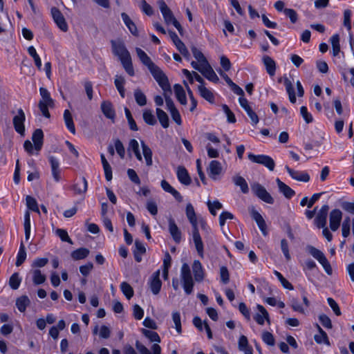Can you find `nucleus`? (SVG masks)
I'll return each mask as SVG.
<instances>
[{"instance_id":"19","label":"nucleus","mask_w":354,"mask_h":354,"mask_svg":"<svg viewBox=\"0 0 354 354\" xmlns=\"http://www.w3.org/2000/svg\"><path fill=\"white\" fill-rule=\"evenodd\" d=\"M285 168L293 179L301 182L309 181L310 176L306 172L294 170L290 168L288 166H286Z\"/></svg>"},{"instance_id":"25","label":"nucleus","mask_w":354,"mask_h":354,"mask_svg":"<svg viewBox=\"0 0 354 354\" xmlns=\"http://www.w3.org/2000/svg\"><path fill=\"white\" fill-rule=\"evenodd\" d=\"M103 114L109 119L114 120L115 117V110L112 104L109 101H104L101 104Z\"/></svg>"},{"instance_id":"15","label":"nucleus","mask_w":354,"mask_h":354,"mask_svg":"<svg viewBox=\"0 0 354 354\" xmlns=\"http://www.w3.org/2000/svg\"><path fill=\"white\" fill-rule=\"evenodd\" d=\"M257 308L259 312V313H257L254 317V319L257 323L259 325H263L265 320H266L267 322L270 324V317L266 309L260 304H258Z\"/></svg>"},{"instance_id":"6","label":"nucleus","mask_w":354,"mask_h":354,"mask_svg":"<svg viewBox=\"0 0 354 354\" xmlns=\"http://www.w3.org/2000/svg\"><path fill=\"white\" fill-rule=\"evenodd\" d=\"M192 227V236L193 241L196 247V250L198 252V254L203 258L204 257V250H203V243L202 241L201 236L199 233L198 227V221L197 219L189 221Z\"/></svg>"},{"instance_id":"11","label":"nucleus","mask_w":354,"mask_h":354,"mask_svg":"<svg viewBox=\"0 0 354 354\" xmlns=\"http://www.w3.org/2000/svg\"><path fill=\"white\" fill-rule=\"evenodd\" d=\"M160 270H158L157 271L154 272L152 274L149 281L151 290L154 295H158L161 289L162 281L160 279Z\"/></svg>"},{"instance_id":"47","label":"nucleus","mask_w":354,"mask_h":354,"mask_svg":"<svg viewBox=\"0 0 354 354\" xmlns=\"http://www.w3.org/2000/svg\"><path fill=\"white\" fill-rule=\"evenodd\" d=\"M120 288L123 294L128 299H130L133 296V289L127 282H122L120 284Z\"/></svg>"},{"instance_id":"23","label":"nucleus","mask_w":354,"mask_h":354,"mask_svg":"<svg viewBox=\"0 0 354 354\" xmlns=\"http://www.w3.org/2000/svg\"><path fill=\"white\" fill-rule=\"evenodd\" d=\"M48 160L51 167L53 177L56 182H58L61 179V172L59 161L57 158L52 156L48 158Z\"/></svg>"},{"instance_id":"44","label":"nucleus","mask_w":354,"mask_h":354,"mask_svg":"<svg viewBox=\"0 0 354 354\" xmlns=\"http://www.w3.org/2000/svg\"><path fill=\"white\" fill-rule=\"evenodd\" d=\"M26 259V248H25L24 243L21 242L18 254H17V261L15 263L16 266H20L25 261Z\"/></svg>"},{"instance_id":"40","label":"nucleus","mask_w":354,"mask_h":354,"mask_svg":"<svg viewBox=\"0 0 354 354\" xmlns=\"http://www.w3.org/2000/svg\"><path fill=\"white\" fill-rule=\"evenodd\" d=\"M29 304L30 299L26 295L20 297L16 301V306L18 310L21 313L26 311V307L29 305Z\"/></svg>"},{"instance_id":"5","label":"nucleus","mask_w":354,"mask_h":354,"mask_svg":"<svg viewBox=\"0 0 354 354\" xmlns=\"http://www.w3.org/2000/svg\"><path fill=\"white\" fill-rule=\"evenodd\" d=\"M251 189L255 196L263 202L268 204H273L274 201L272 196L267 192L266 188L259 183H254L251 185Z\"/></svg>"},{"instance_id":"27","label":"nucleus","mask_w":354,"mask_h":354,"mask_svg":"<svg viewBox=\"0 0 354 354\" xmlns=\"http://www.w3.org/2000/svg\"><path fill=\"white\" fill-rule=\"evenodd\" d=\"M198 90L200 95L211 104L215 102V97L212 91L206 88L204 85H199Z\"/></svg>"},{"instance_id":"26","label":"nucleus","mask_w":354,"mask_h":354,"mask_svg":"<svg viewBox=\"0 0 354 354\" xmlns=\"http://www.w3.org/2000/svg\"><path fill=\"white\" fill-rule=\"evenodd\" d=\"M263 62L266 66L267 73L270 76H274L276 71V63L274 60L271 57L265 55L263 57Z\"/></svg>"},{"instance_id":"43","label":"nucleus","mask_w":354,"mask_h":354,"mask_svg":"<svg viewBox=\"0 0 354 354\" xmlns=\"http://www.w3.org/2000/svg\"><path fill=\"white\" fill-rule=\"evenodd\" d=\"M134 97H135L136 103L139 106H143L147 104L146 95L143 93V92L140 89L137 88L135 90Z\"/></svg>"},{"instance_id":"30","label":"nucleus","mask_w":354,"mask_h":354,"mask_svg":"<svg viewBox=\"0 0 354 354\" xmlns=\"http://www.w3.org/2000/svg\"><path fill=\"white\" fill-rule=\"evenodd\" d=\"M174 90L178 102L181 104L185 105L187 104V97L183 86L180 84H176L174 86Z\"/></svg>"},{"instance_id":"46","label":"nucleus","mask_w":354,"mask_h":354,"mask_svg":"<svg viewBox=\"0 0 354 354\" xmlns=\"http://www.w3.org/2000/svg\"><path fill=\"white\" fill-rule=\"evenodd\" d=\"M331 44L333 46V54L337 56L340 52L339 37L337 34L334 35L330 38Z\"/></svg>"},{"instance_id":"22","label":"nucleus","mask_w":354,"mask_h":354,"mask_svg":"<svg viewBox=\"0 0 354 354\" xmlns=\"http://www.w3.org/2000/svg\"><path fill=\"white\" fill-rule=\"evenodd\" d=\"M192 270L194 279L196 281L201 282L204 279L205 272L201 263L198 260H195L192 264Z\"/></svg>"},{"instance_id":"10","label":"nucleus","mask_w":354,"mask_h":354,"mask_svg":"<svg viewBox=\"0 0 354 354\" xmlns=\"http://www.w3.org/2000/svg\"><path fill=\"white\" fill-rule=\"evenodd\" d=\"M51 15L57 26L62 31L66 32L68 30V25L60 10L56 7H53L51 8Z\"/></svg>"},{"instance_id":"62","label":"nucleus","mask_w":354,"mask_h":354,"mask_svg":"<svg viewBox=\"0 0 354 354\" xmlns=\"http://www.w3.org/2000/svg\"><path fill=\"white\" fill-rule=\"evenodd\" d=\"M223 111L227 115V121L230 123H234L236 122V118L233 112L230 109L227 105L223 104L222 105Z\"/></svg>"},{"instance_id":"63","label":"nucleus","mask_w":354,"mask_h":354,"mask_svg":"<svg viewBox=\"0 0 354 354\" xmlns=\"http://www.w3.org/2000/svg\"><path fill=\"white\" fill-rule=\"evenodd\" d=\"M351 11L350 10H346L344 12V25L348 30H351Z\"/></svg>"},{"instance_id":"24","label":"nucleus","mask_w":354,"mask_h":354,"mask_svg":"<svg viewBox=\"0 0 354 354\" xmlns=\"http://www.w3.org/2000/svg\"><path fill=\"white\" fill-rule=\"evenodd\" d=\"M279 190L287 198H291L295 194V192L288 185L282 182L279 178L276 180Z\"/></svg>"},{"instance_id":"33","label":"nucleus","mask_w":354,"mask_h":354,"mask_svg":"<svg viewBox=\"0 0 354 354\" xmlns=\"http://www.w3.org/2000/svg\"><path fill=\"white\" fill-rule=\"evenodd\" d=\"M283 83L286 86V91L289 96L290 102L295 104L296 102V95L292 82L286 77L283 78Z\"/></svg>"},{"instance_id":"42","label":"nucleus","mask_w":354,"mask_h":354,"mask_svg":"<svg viewBox=\"0 0 354 354\" xmlns=\"http://www.w3.org/2000/svg\"><path fill=\"white\" fill-rule=\"evenodd\" d=\"M32 274L34 284L39 285L45 282L46 276L41 273L40 270L35 269L32 271Z\"/></svg>"},{"instance_id":"34","label":"nucleus","mask_w":354,"mask_h":354,"mask_svg":"<svg viewBox=\"0 0 354 354\" xmlns=\"http://www.w3.org/2000/svg\"><path fill=\"white\" fill-rule=\"evenodd\" d=\"M89 250L85 248H78L71 252V257L73 260L77 261L86 258L89 254Z\"/></svg>"},{"instance_id":"16","label":"nucleus","mask_w":354,"mask_h":354,"mask_svg":"<svg viewBox=\"0 0 354 354\" xmlns=\"http://www.w3.org/2000/svg\"><path fill=\"white\" fill-rule=\"evenodd\" d=\"M202 66L201 73L205 78L214 83L218 82L219 78L209 63H207Z\"/></svg>"},{"instance_id":"51","label":"nucleus","mask_w":354,"mask_h":354,"mask_svg":"<svg viewBox=\"0 0 354 354\" xmlns=\"http://www.w3.org/2000/svg\"><path fill=\"white\" fill-rule=\"evenodd\" d=\"M142 333L143 335L147 337L151 342H160V338L158 335V334L156 332L147 330V329H142Z\"/></svg>"},{"instance_id":"1","label":"nucleus","mask_w":354,"mask_h":354,"mask_svg":"<svg viewBox=\"0 0 354 354\" xmlns=\"http://www.w3.org/2000/svg\"><path fill=\"white\" fill-rule=\"evenodd\" d=\"M111 44L114 55L119 57L125 71L130 76H133L135 72L132 64L131 57L124 44L114 41H111Z\"/></svg>"},{"instance_id":"64","label":"nucleus","mask_w":354,"mask_h":354,"mask_svg":"<svg viewBox=\"0 0 354 354\" xmlns=\"http://www.w3.org/2000/svg\"><path fill=\"white\" fill-rule=\"evenodd\" d=\"M93 263L91 262H88L86 264H85L84 266H81L80 267V272H81V274L82 275H84V277H86L89 274V273L93 270Z\"/></svg>"},{"instance_id":"60","label":"nucleus","mask_w":354,"mask_h":354,"mask_svg":"<svg viewBox=\"0 0 354 354\" xmlns=\"http://www.w3.org/2000/svg\"><path fill=\"white\" fill-rule=\"evenodd\" d=\"M326 218L327 216L322 214L321 213H318L315 222L317 227L319 228H323L325 227L326 224Z\"/></svg>"},{"instance_id":"32","label":"nucleus","mask_w":354,"mask_h":354,"mask_svg":"<svg viewBox=\"0 0 354 354\" xmlns=\"http://www.w3.org/2000/svg\"><path fill=\"white\" fill-rule=\"evenodd\" d=\"M232 181L235 185L240 187L243 194H248L249 192L248 185L243 177L236 175L233 176Z\"/></svg>"},{"instance_id":"48","label":"nucleus","mask_w":354,"mask_h":354,"mask_svg":"<svg viewBox=\"0 0 354 354\" xmlns=\"http://www.w3.org/2000/svg\"><path fill=\"white\" fill-rule=\"evenodd\" d=\"M28 52L29 55L33 58L36 66L39 70H41V61L39 56L37 53L36 49L33 46H30L28 48Z\"/></svg>"},{"instance_id":"28","label":"nucleus","mask_w":354,"mask_h":354,"mask_svg":"<svg viewBox=\"0 0 354 354\" xmlns=\"http://www.w3.org/2000/svg\"><path fill=\"white\" fill-rule=\"evenodd\" d=\"M39 93L41 99L39 102H43L45 104L50 106V108H53L55 106L54 100L51 98L49 91L44 87L39 88Z\"/></svg>"},{"instance_id":"12","label":"nucleus","mask_w":354,"mask_h":354,"mask_svg":"<svg viewBox=\"0 0 354 354\" xmlns=\"http://www.w3.org/2000/svg\"><path fill=\"white\" fill-rule=\"evenodd\" d=\"M223 168L221 164L218 160H212L207 168V173L209 176L213 179L216 180L218 176L221 174Z\"/></svg>"},{"instance_id":"20","label":"nucleus","mask_w":354,"mask_h":354,"mask_svg":"<svg viewBox=\"0 0 354 354\" xmlns=\"http://www.w3.org/2000/svg\"><path fill=\"white\" fill-rule=\"evenodd\" d=\"M32 140L34 143V148L37 151H39L43 146L44 133L41 129H36L32 136Z\"/></svg>"},{"instance_id":"13","label":"nucleus","mask_w":354,"mask_h":354,"mask_svg":"<svg viewBox=\"0 0 354 354\" xmlns=\"http://www.w3.org/2000/svg\"><path fill=\"white\" fill-rule=\"evenodd\" d=\"M250 213L252 218L256 221L258 227L264 235L267 234L266 223L262 216L255 209L254 207L250 208Z\"/></svg>"},{"instance_id":"59","label":"nucleus","mask_w":354,"mask_h":354,"mask_svg":"<svg viewBox=\"0 0 354 354\" xmlns=\"http://www.w3.org/2000/svg\"><path fill=\"white\" fill-rule=\"evenodd\" d=\"M115 148L118 154L123 159L125 156V149L122 142L119 139L115 141Z\"/></svg>"},{"instance_id":"35","label":"nucleus","mask_w":354,"mask_h":354,"mask_svg":"<svg viewBox=\"0 0 354 354\" xmlns=\"http://www.w3.org/2000/svg\"><path fill=\"white\" fill-rule=\"evenodd\" d=\"M64 119L68 129L73 134H75V127L73 120V117L71 112L67 109L64 112Z\"/></svg>"},{"instance_id":"8","label":"nucleus","mask_w":354,"mask_h":354,"mask_svg":"<svg viewBox=\"0 0 354 354\" xmlns=\"http://www.w3.org/2000/svg\"><path fill=\"white\" fill-rule=\"evenodd\" d=\"M310 254L316 259L320 264L324 267L325 271L330 274L332 273L331 266L327 260L326 257L324 254V253L319 250L315 248L313 246H310L308 248Z\"/></svg>"},{"instance_id":"49","label":"nucleus","mask_w":354,"mask_h":354,"mask_svg":"<svg viewBox=\"0 0 354 354\" xmlns=\"http://www.w3.org/2000/svg\"><path fill=\"white\" fill-rule=\"evenodd\" d=\"M21 279L19 277L18 272H15L11 275L9 279V285L13 290H17L21 283Z\"/></svg>"},{"instance_id":"45","label":"nucleus","mask_w":354,"mask_h":354,"mask_svg":"<svg viewBox=\"0 0 354 354\" xmlns=\"http://www.w3.org/2000/svg\"><path fill=\"white\" fill-rule=\"evenodd\" d=\"M24 230L25 239L28 241L30 235V215L28 211H26L24 215Z\"/></svg>"},{"instance_id":"57","label":"nucleus","mask_w":354,"mask_h":354,"mask_svg":"<svg viewBox=\"0 0 354 354\" xmlns=\"http://www.w3.org/2000/svg\"><path fill=\"white\" fill-rule=\"evenodd\" d=\"M185 212L189 221H192L197 219L194 208L191 203H188L187 205Z\"/></svg>"},{"instance_id":"9","label":"nucleus","mask_w":354,"mask_h":354,"mask_svg":"<svg viewBox=\"0 0 354 354\" xmlns=\"http://www.w3.org/2000/svg\"><path fill=\"white\" fill-rule=\"evenodd\" d=\"M25 120L26 116L24 111L21 109H18L17 115L13 118V125L15 131L21 135H24L25 132Z\"/></svg>"},{"instance_id":"18","label":"nucleus","mask_w":354,"mask_h":354,"mask_svg":"<svg viewBox=\"0 0 354 354\" xmlns=\"http://www.w3.org/2000/svg\"><path fill=\"white\" fill-rule=\"evenodd\" d=\"M169 231L174 241L179 243L181 241V232L176 225L175 221L172 218H169Z\"/></svg>"},{"instance_id":"7","label":"nucleus","mask_w":354,"mask_h":354,"mask_svg":"<svg viewBox=\"0 0 354 354\" xmlns=\"http://www.w3.org/2000/svg\"><path fill=\"white\" fill-rule=\"evenodd\" d=\"M248 158L252 162L264 165L270 171H273L275 167L274 160L266 155H254L252 153L248 154Z\"/></svg>"},{"instance_id":"56","label":"nucleus","mask_w":354,"mask_h":354,"mask_svg":"<svg viewBox=\"0 0 354 354\" xmlns=\"http://www.w3.org/2000/svg\"><path fill=\"white\" fill-rule=\"evenodd\" d=\"M56 234L60 238L62 241L67 242L70 244H73L71 239L69 237L68 232L63 229H57L56 230Z\"/></svg>"},{"instance_id":"39","label":"nucleus","mask_w":354,"mask_h":354,"mask_svg":"<svg viewBox=\"0 0 354 354\" xmlns=\"http://www.w3.org/2000/svg\"><path fill=\"white\" fill-rule=\"evenodd\" d=\"M317 326L319 332V334L315 335L314 338L315 342L318 344L324 343L327 345H330V342L326 333L324 331L318 324L317 325Z\"/></svg>"},{"instance_id":"14","label":"nucleus","mask_w":354,"mask_h":354,"mask_svg":"<svg viewBox=\"0 0 354 354\" xmlns=\"http://www.w3.org/2000/svg\"><path fill=\"white\" fill-rule=\"evenodd\" d=\"M342 213L338 209H335L330 213V227L333 231H336L340 225L342 221Z\"/></svg>"},{"instance_id":"52","label":"nucleus","mask_w":354,"mask_h":354,"mask_svg":"<svg viewBox=\"0 0 354 354\" xmlns=\"http://www.w3.org/2000/svg\"><path fill=\"white\" fill-rule=\"evenodd\" d=\"M172 320L175 324V328L178 334L182 333V326L180 321V315L178 312L172 313Z\"/></svg>"},{"instance_id":"3","label":"nucleus","mask_w":354,"mask_h":354,"mask_svg":"<svg viewBox=\"0 0 354 354\" xmlns=\"http://www.w3.org/2000/svg\"><path fill=\"white\" fill-rule=\"evenodd\" d=\"M152 76L158 82V85L162 88L164 92H169L171 93V86L167 77L163 71L155 64L149 68Z\"/></svg>"},{"instance_id":"31","label":"nucleus","mask_w":354,"mask_h":354,"mask_svg":"<svg viewBox=\"0 0 354 354\" xmlns=\"http://www.w3.org/2000/svg\"><path fill=\"white\" fill-rule=\"evenodd\" d=\"M138 57H139L140 62L146 66L148 69L153 66L154 63L151 61V58L147 55V53L140 48H136V49Z\"/></svg>"},{"instance_id":"37","label":"nucleus","mask_w":354,"mask_h":354,"mask_svg":"<svg viewBox=\"0 0 354 354\" xmlns=\"http://www.w3.org/2000/svg\"><path fill=\"white\" fill-rule=\"evenodd\" d=\"M141 146L142 149L143 156L145 157L146 164L147 166L152 165V151L151 149L145 143L144 141H141Z\"/></svg>"},{"instance_id":"54","label":"nucleus","mask_w":354,"mask_h":354,"mask_svg":"<svg viewBox=\"0 0 354 354\" xmlns=\"http://www.w3.org/2000/svg\"><path fill=\"white\" fill-rule=\"evenodd\" d=\"M290 301V306L294 311L300 313L301 314L305 313V310L302 306L299 304L298 299L292 297Z\"/></svg>"},{"instance_id":"17","label":"nucleus","mask_w":354,"mask_h":354,"mask_svg":"<svg viewBox=\"0 0 354 354\" xmlns=\"http://www.w3.org/2000/svg\"><path fill=\"white\" fill-rule=\"evenodd\" d=\"M87 188L88 183L84 177H82L80 180H77L71 187V189L75 195L84 194L87 191Z\"/></svg>"},{"instance_id":"2","label":"nucleus","mask_w":354,"mask_h":354,"mask_svg":"<svg viewBox=\"0 0 354 354\" xmlns=\"http://www.w3.org/2000/svg\"><path fill=\"white\" fill-rule=\"evenodd\" d=\"M160 10L163 16L165 22L167 24H172L178 30L180 34H182L183 28L180 23L174 17L172 11L167 6L164 0H158L157 2Z\"/></svg>"},{"instance_id":"21","label":"nucleus","mask_w":354,"mask_h":354,"mask_svg":"<svg viewBox=\"0 0 354 354\" xmlns=\"http://www.w3.org/2000/svg\"><path fill=\"white\" fill-rule=\"evenodd\" d=\"M177 177L183 185H189L192 183L191 177L186 168L183 166H179L177 168Z\"/></svg>"},{"instance_id":"61","label":"nucleus","mask_w":354,"mask_h":354,"mask_svg":"<svg viewBox=\"0 0 354 354\" xmlns=\"http://www.w3.org/2000/svg\"><path fill=\"white\" fill-rule=\"evenodd\" d=\"M221 280L223 283L227 284L230 281L229 271L225 266H222L220 269Z\"/></svg>"},{"instance_id":"53","label":"nucleus","mask_w":354,"mask_h":354,"mask_svg":"<svg viewBox=\"0 0 354 354\" xmlns=\"http://www.w3.org/2000/svg\"><path fill=\"white\" fill-rule=\"evenodd\" d=\"M26 205H27V207L34 211V212H38L39 213V208H38V205H37V203L36 201V200L30 196H27L26 198Z\"/></svg>"},{"instance_id":"38","label":"nucleus","mask_w":354,"mask_h":354,"mask_svg":"<svg viewBox=\"0 0 354 354\" xmlns=\"http://www.w3.org/2000/svg\"><path fill=\"white\" fill-rule=\"evenodd\" d=\"M115 86L118 91L120 96L124 98L125 97V89H124V84L125 80L123 77L116 75L114 81Z\"/></svg>"},{"instance_id":"4","label":"nucleus","mask_w":354,"mask_h":354,"mask_svg":"<svg viewBox=\"0 0 354 354\" xmlns=\"http://www.w3.org/2000/svg\"><path fill=\"white\" fill-rule=\"evenodd\" d=\"M180 279L184 290L187 295L193 292L194 280L191 274L190 268L187 263H183L180 270Z\"/></svg>"},{"instance_id":"50","label":"nucleus","mask_w":354,"mask_h":354,"mask_svg":"<svg viewBox=\"0 0 354 354\" xmlns=\"http://www.w3.org/2000/svg\"><path fill=\"white\" fill-rule=\"evenodd\" d=\"M192 51L194 57L196 58V59H197L198 62H199L201 66L208 63L203 53L198 50L196 47H193L192 48Z\"/></svg>"},{"instance_id":"41","label":"nucleus","mask_w":354,"mask_h":354,"mask_svg":"<svg viewBox=\"0 0 354 354\" xmlns=\"http://www.w3.org/2000/svg\"><path fill=\"white\" fill-rule=\"evenodd\" d=\"M142 118L145 122L149 125H155L157 123L156 119L150 109L144 110Z\"/></svg>"},{"instance_id":"29","label":"nucleus","mask_w":354,"mask_h":354,"mask_svg":"<svg viewBox=\"0 0 354 354\" xmlns=\"http://www.w3.org/2000/svg\"><path fill=\"white\" fill-rule=\"evenodd\" d=\"M122 19L129 31L134 36H138V31L134 22L130 19L129 15L125 12L121 14Z\"/></svg>"},{"instance_id":"58","label":"nucleus","mask_w":354,"mask_h":354,"mask_svg":"<svg viewBox=\"0 0 354 354\" xmlns=\"http://www.w3.org/2000/svg\"><path fill=\"white\" fill-rule=\"evenodd\" d=\"M262 339L263 341L269 346H274L275 341L274 336L270 332L265 331L262 334Z\"/></svg>"},{"instance_id":"36","label":"nucleus","mask_w":354,"mask_h":354,"mask_svg":"<svg viewBox=\"0 0 354 354\" xmlns=\"http://www.w3.org/2000/svg\"><path fill=\"white\" fill-rule=\"evenodd\" d=\"M157 118L162 125V127L165 129L169 127V118L167 114L161 109L157 108L156 110Z\"/></svg>"},{"instance_id":"55","label":"nucleus","mask_w":354,"mask_h":354,"mask_svg":"<svg viewBox=\"0 0 354 354\" xmlns=\"http://www.w3.org/2000/svg\"><path fill=\"white\" fill-rule=\"evenodd\" d=\"M284 14L288 17L292 24H295L298 19L297 12L292 8H286L283 10Z\"/></svg>"}]
</instances>
